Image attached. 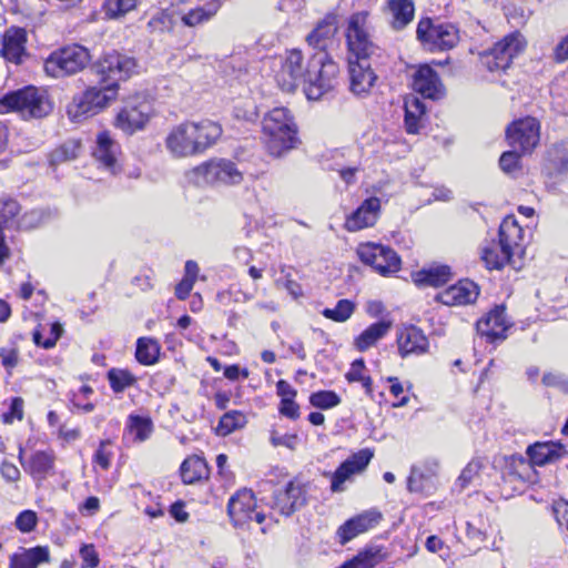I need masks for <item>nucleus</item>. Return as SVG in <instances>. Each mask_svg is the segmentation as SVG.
Listing matches in <instances>:
<instances>
[{"label":"nucleus","mask_w":568,"mask_h":568,"mask_svg":"<svg viewBox=\"0 0 568 568\" xmlns=\"http://www.w3.org/2000/svg\"><path fill=\"white\" fill-rule=\"evenodd\" d=\"M357 255L364 264L372 266L383 276H389L400 270V257L388 246L376 243L361 244Z\"/></svg>","instance_id":"9d476101"},{"label":"nucleus","mask_w":568,"mask_h":568,"mask_svg":"<svg viewBox=\"0 0 568 568\" xmlns=\"http://www.w3.org/2000/svg\"><path fill=\"white\" fill-rule=\"evenodd\" d=\"M255 498L252 490L242 489L233 495L227 504V514L236 527H242L251 520L262 524L265 520V515L255 511Z\"/></svg>","instance_id":"ddd939ff"},{"label":"nucleus","mask_w":568,"mask_h":568,"mask_svg":"<svg viewBox=\"0 0 568 568\" xmlns=\"http://www.w3.org/2000/svg\"><path fill=\"white\" fill-rule=\"evenodd\" d=\"M539 122L535 118L528 116L513 122L506 131V136L513 149H518L521 153H528L539 142Z\"/></svg>","instance_id":"f8f14e48"},{"label":"nucleus","mask_w":568,"mask_h":568,"mask_svg":"<svg viewBox=\"0 0 568 568\" xmlns=\"http://www.w3.org/2000/svg\"><path fill=\"white\" fill-rule=\"evenodd\" d=\"M355 305L349 300H339L334 308H324L322 314L324 317L334 322H345L354 313Z\"/></svg>","instance_id":"79ce46f5"},{"label":"nucleus","mask_w":568,"mask_h":568,"mask_svg":"<svg viewBox=\"0 0 568 568\" xmlns=\"http://www.w3.org/2000/svg\"><path fill=\"white\" fill-rule=\"evenodd\" d=\"M1 363L7 368H12L18 363V352L14 349L11 351H2L0 353Z\"/></svg>","instance_id":"338daca9"},{"label":"nucleus","mask_w":568,"mask_h":568,"mask_svg":"<svg viewBox=\"0 0 568 568\" xmlns=\"http://www.w3.org/2000/svg\"><path fill=\"white\" fill-rule=\"evenodd\" d=\"M246 423L247 419L243 413L239 410H231L221 417L216 433L220 436H227L234 430L244 427Z\"/></svg>","instance_id":"ea45409f"},{"label":"nucleus","mask_w":568,"mask_h":568,"mask_svg":"<svg viewBox=\"0 0 568 568\" xmlns=\"http://www.w3.org/2000/svg\"><path fill=\"white\" fill-rule=\"evenodd\" d=\"M346 40L353 59L371 58L379 48L373 40V26L368 11L353 13L347 23Z\"/></svg>","instance_id":"423d86ee"},{"label":"nucleus","mask_w":568,"mask_h":568,"mask_svg":"<svg viewBox=\"0 0 568 568\" xmlns=\"http://www.w3.org/2000/svg\"><path fill=\"white\" fill-rule=\"evenodd\" d=\"M18 458L24 471L36 481L41 483L54 474L55 454L51 449L36 450L26 459L24 449L20 447Z\"/></svg>","instance_id":"2eb2a0df"},{"label":"nucleus","mask_w":568,"mask_h":568,"mask_svg":"<svg viewBox=\"0 0 568 568\" xmlns=\"http://www.w3.org/2000/svg\"><path fill=\"white\" fill-rule=\"evenodd\" d=\"M479 295L478 286L469 280H462L436 295V301L445 305H466L474 303Z\"/></svg>","instance_id":"5701e85b"},{"label":"nucleus","mask_w":568,"mask_h":568,"mask_svg":"<svg viewBox=\"0 0 568 568\" xmlns=\"http://www.w3.org/2000/svg\"><path fill=\"white\" fill-rule=\"evenodd\" d=\"M312 406L321 409H329L341 403L339 396L333 390H320L310 396Z\"/></svg>","instance_id":"de8ad7c7"},{"label":"nucleus","mask_w":568,"mask_h":568,"mask_svg":"<svg viewBox=\"0 0 568 568\" xmlns=\"http://www.w3.org/2000/svg\"><path fill=\"white\" fill-rule=\"evenodd\" d=\"M52 110L47 94L34 88L23 89L7 93L0 99V114L11 111L19 112L23 118H43Z\"/></svg>","instance_id":"39448f33"},{"label":"nucleus","mask_w":568,"mask_h":568,"mask_svg":"<svg viewBox=\"0 0 568 568\" xmlns=\"http://www.w3.org/2000/svg\"><path fill=\"white\" fill-rule=\"evenodd\" d=\"M412 87L423 98L437 100L444 95V88L437 72L429 65L419 67L413 74Z\"/></svg>","instance_id":"412c9836"},{"label":"nucleus","mask_w":568,"mask_h":568,"mask_svg":"<svg viewBox=\"0 0 568 568\" xmlns=\"http://www.w3.org/2000/svg\"><path fill=\"white\" fill-rule=\"evenodd\" d=\"M506 468L503 473L504 480L519 481L524 484L530 471V464L521 456H510L505 459Z\"/></svg>","instance_id":"e433bc0d"},{"label":"nucleus","mask_w":568,"mask_h":568,"mask_svg":"<svg viewBox=\"0 0 568 568\" xmlns=\"http://www.w3.org/2000/svg\"><path fill=\"white\" fill-rule=\"evenodd\" d=\"M416 38L425 49L432 52L450 50L460 40L459 30L454 23L430 18L419 20Z\"/></svg>","instance_id":"0eeeda50"},{"label":"nucleus","mask_w":568,"mask_h":568,"mask_svg":"<svg viewBox=\"0 0 568 568\" xmlns=\"http://www.w3.org/2000/svg\"><path fill=\"white\" fill-rule=\"evenodd\" d=\"M193 141L195 142L196 153H201L214 144L222 134L221 126L212 121L205 120L200 123L193 122Z\"/></svg>","instance_id":"2f4dec72"},{"label":"nucleus","mask_w":568,"mask_h":568,"mask_svg":"<svg viewBox=\"0 0 568 568\" xmlns=\"http://www.w3.org/2000/svg\"><path fill=\"white\" fill-rule=\"evenodd\" d=\"M379 549H368L359 552L353 560L341 568H373L381 559Z\"/></svg>","instance_id":"37998d69"},{"label":"nucleus","mask_w":568,"mask_h":568,"mask_svg":"<svg viewBox=\"0 0 568 568\" xmlns=\"http://www.w3.org/2000/svg\"><path fill=\"white\" fill-rule=\"evenodd\" d=\"M381 212V200L372 196L366 199L345 222V229L349 232H357L365 227L373 226Z\"/></svg>","instance_id":"4be33fe9"},{"label":"nucleus","mask_w":568,"mask_h":568,"mask_svg":"<svg viewBox=\"0 0 568 568\" xmlns=\"http://www.w3.org/2000/svg\"><path fill=\"white\" fill-rule=\"evenodd\" d=\"M397 348L398 354L402 358H406L410 355H423L428 352L429 342L424 332L415 326L409 325L402 328L397 333Z\"/></svg>","instance_id":"6ab92c4d"},{"label":"nucleus","mask_w":568,"mask_h":568,"mask_svg":"<svg viewBox=\"0 0 568 568\" xmlns=\"http://www.w3.org/2000/svg\"><path fill=\"white\" fill-rule=\"evenodd\" d=\"M50 561L47 546H37L13 554L10 558V568H38L40 564Z\"/></svg>","instance_id":"7c9ffc66"},{"label":"nucleus","mask_w":568,"mask_h":568,"mask_svg":"<svg viewBox=\"0 0 568 568\" xmlns=\"http://www.w3.org/2000/svg\"><path fill=\"white\" fill-rule=\"evenodd\" d=\"M276 392L281 400L294 399L296 396V390L284 379L276 383Z\"/></svg>","instance_id":"680f3d73"},{"label":"nucleus","mask_w":568,"mask_h":568,"mask_svg":"<svg viewBox=\"0 0 568 568\" xmlns=\"http://www.w3.org/2000/svg\"><path fill=\"white\" fill-rule=\"evenodd\" d=\"M26 31L21 28H9L4 36L0 53L9 61L19 63L24 53Z\"/></svg>","instance_id":"c756f323"},{"label":"nucleus","mask_w":568,"mask_h":568,"mask_svg":"<svg viewBox=\"0 0 568 568\" xmlns=\"http://www.w3.org/2000/svg\"><path fill=\"white\" fill-rule=\"evenodd\" d=\"M373 458L369 449H362L345 462H343L335 471L327 473L331 478V490L333 493H342L345 490V483L352 480L354 475L361 474Z\"/></svg>","instance_id":"4468645a"},{"label":"nucleus","mask_w":568,"mask_h":568,"mask_svg":"<svg viewBox=\"0 0 568 568\" xmlns=\"http://www.w3.org/2000/svg\"><path fill=\"white\" fill-rule=\"evenodd\" d=\"M466 534L467 537L476 544L483 542L485 540V534L470 523L466 524Z\"/></svg>","instance_id":"774afa93"},{"label":"nucleus","mask_w":568,"mask_h":568,"mask_svg":"<svg viewBox=\"0 0 568 568\" xmlns=\"http://www.w3.org/2000/svg\"><path fill=\"white\" fill-rule=\"evenodd\" d=\"M382 518V513L375 508L349 518L337 529L336 535L339 544L345 545L358 535L373 529L381 523Z\"/></svg>","instance_id":"dca6fc26"},{"label":"nucleus","mask_w":568,"mask_h":568,"mask_svg":"<svg viewBox=\"0 0 568 568\" xmlns=\"http://www.w3.org/2000/svg\"><path fill=\"white\" fill-rule=\"evenodd\" d=\"M280 413L291 419H297L300 417V406L294 399L281 400Z\"/></svg>","instance_id":"bf43d9fd"},{"label":"nucleus","mask_w":568,"mask_h":568,"mask_svg":"<svg viewBox=\"0 0 568 568\" xmlns=\"http://www.w3.org/2000/svg\"><path fill=\"white\" fill-rule=\"evenodd\" d=\"M305 501L302 488L288 483L285 488L276 489L272 497L271 507L281 515L290 516Z\"/></svg>","instance_id":"b1692460"},{"label":"nucleus","mask_w":568,"mask_h":568,"mask_svg":"<svg viewBox=\"0 0 568 568\" xmlns=\"http://www.w3.org/2000/svg\"><path fill=\"white\" fill-rule=\"evenodd\" d=\"M476 328L478 334L485 336L488 342L505 339L508 328L505 306L498 305L491 310L485 317L477 322Z\"/></svg>","instance_id":"aec40b11"},{"label":"nucleus","mask_w":568,"mask_h":568,"mask_svg":"<svg viewBox=\"0 0 568 568\" xmlns=\"http://www.w3.org/2000/svg\"><path fill=\"white\" fill-rule=\"evenodd\" d=\"M194 285L193 280L191 278H182V281L175 287V295L179 300H185L190 292L192 291Z\"/></svg>","instance_id":"0e129e2a"},{"label":"nucleus","mask_w":568,"mask_h":568,"mask_svg":"<svg viewBox=\"0 0 568 568\" xmlns=\"http://www.w3.org/2000/svg\"><path fill=\"white\" fill-rule=\"evenodd\" d=\"M524 230L513 216L504 219L499 226V243L491 244L481 251V260L489 270H500L506 264L518 270L521 265L518 260L525 253L523 244Z\"/></svg>","instance_id":"7ed1b4c3"},{"label":"nucleus","mask_w":568,"mask_h":568,"mask_svg":"<svg viewBox=\"0 0 568 568\" xmlns=\"http://www.w3.org/2000/svg\"><path fill=\"white\" fill-rule=\"evenodd\" d=\"M128 428L136 440L144 442L153 432V423L148 417L131 415L129 417Z\"/></svg>","instance_id":"a19ab883"},{"label":"nucleus","mask_w":568,"mask_h":568,"mask_svg":"<svg viewBox=\"0 0 568 568\" xmlns=\"http://www.w3.org/2000/svg\"><path fill=\"white\" fill-rule=\"evenodd\" d=\"M63 333V327L59 322H54L50 327V337L45 338L42 347L45 349L52 348Z\"/></svg>","instance_id":"052dcab7"},{"label":"nucleus","mask_w":568,"mask_h":568,"mask_svg":"<svg viewBox=\"0 0 568 568\" xmlns=\"http://www.w3.org/2000/svg\"><path fill=\"white\" fill-rule=\"evenodd\" d=\"M349 89L356 95H363L371 92L377 75L373 71L369 58L348 59Z\"/></svg>","instance_id":"f3484780"},{"label":"nucleus","mask_w":568,"mask_h":568,"mask_svg":"<svg viewBox=\"0 0 568 568\" xmlns=\"http://www.w3.org/2000/svg\"><path fill=\"white\" fill-rule=\"evenodd\" d=\"M387 7L392 14V27L395 30H402L413 21L415 14L413 0H388Z\"/></svg>","instance_id":"72a5a7b5"},{"label":"nucleus","mask_w":568,"mask_h":568,"mask_svg":"<svg viewBox=\"0 0 568 568\" xmlns=\"http://www.w3.org/2000/svg\"><path fill=\"white\" fill-rule=\"evenodd\" d=\"M0 474L2 478L8 483H17L21 476L19 468L7 460L1 463Z\"/></svg>","instance_id":"13d9d810"},{"label":"nucleus","mask_w":568,"mask_h":568,"mask_svg":"<svg viewBox=\"0 0 568 568\" xmlns=\"http://www.w3.org/2000/svg\"><path fill=\"white\" fill-rule=\"evenodd\" d=\"M105 444V442H101L99 449L94 454V463L103 469H108L110 467V454L104 450Z\"/></svg>","instance_id":"69168bd1"},{"label":"nucleus","mask_w":568,"mask_h":568,"mask_svg":"<svg viewBox=\"0 0 568 568\" xmlns=\"http://www.w3.org/2000/svg\"><path fill=\"white\" fill-rule=\"evenodd\" d=\"M262 131L266 149L273 156H282L298 143L294 116L286 108L271 110L262 121Z\"/></svg>","instance_id":"20e7f679"},{"label":"nucleus","mask_w":568,"mask_h":568,"mask_svg":"<svg viewBox=\"0 0 568 568\" xmlns=\"http://www.w3.org/2000/svg\"><path fill=\"white\" fill-rule=\"evenodd\" d=\"M38 523V516L33 510H23L16 518V527L21 532H31Z\"/></svg>","instance_id":"3c124183"},{"label":"nucleus","mask_w":568,"mask_h":568,"mask_svg":"<svg viewBox=\"0 0 568 568\" xmlns=\"http://www.w3.org/2000/svg\"><path fill=\"white\" fill-rule=\"evenodd\" d=\"M23 399L21 397H14L11 399L9 410L2 414V422L4 424H11L14 419L22 420L23 418Z\"/></svg>","instance_id":"864d4df0"},{"label":"nucleus","mask_w":568,"mask_h":568,"mask_svg":"<svg viewBox=\"0 0 568 568\" xmlns=\"http://www.w3.org/2000/svg\"><path fill=\"white\" fill-rule=\"evenodd\" d=\"M552 510L559 527L568 531V501L559 500L555 503Z\"/></svg>","instance_id":"5fc2aeb1"},{"label":"nucleus","mask_w":568,"mask_h":568,"mask_svg":"<svg viewBox=\"0 0 568 568\" xmlns=\"http://www.w3.org/2000/svg\"><path fill=\"white\" fill-rule=\"evenodd\" d=\"M80 556L83 560V567L95 568L99 565L98 554L92 545H84L80 549Z\"/></svg>","instance_id":"4d7b16f0"},{"label":"nucleus","mask_w":568,"mask_h":568,"mask_svg":"<svg viewBox=\"0 0 568 568\" xmlns=\"http://www.w3.org/2000/svg\"><path fill=\"white\" fill-rule=\"evenodd\" d=\"M136 0H105L104 11L111 19H116L135 9Z\"/></svg>","instance_id":"49530a36"},{"label":"nucleus","mask_w":568,"mask_h":568,"mask_svg":"<svg viewBox=\"0 0 568 568\" xmlns=\"http://www.w3.org/2000/svg\"><path fill=\"white\" fill-rule=\"evenodd\" d=\"M215 12L216 8H213L212 10H206L205 8H195L185 13L182 17V21L185 26L194 27L209 20L215 14Z\"/></svg>","instance_id":"09e8293b"},{"label":"nucleus","mask_w":568,"mask_h":568,"mask_svg":"<svg viewBox=\"0 0 568 568\" xmlns=\"http://www.w3.org/2000/svg\"><path fill=\"white\" fill-rule=\"evenodd\" d=\"M160 355L159 343L149 337H140L136 342L135 357L142 365H153L158 362Z\"/></svg>","instance_id":"4c0bfd02"},{"label":"nucleus","mask_w":568,"mask_h":568,"mask_svg":"<svg viewBox=\"0 0 568 568\" xmlns=\"http://www.w3.org/2000/svg\"><path fill=\"white\" fill-rule=\"evenodd\" d=\"M336 32V17L328 14L307 34L306 42L317 52H326V49L334 43Z\"/></svg>","instance_id":"393cba45"},{"label":"nucleus","mask_w":568,"mask_h":568,"mask_svg":"<svg viewBox=\"0 0 568 568\" xmlns=\"http://www.w3.org/2000/svg\"><path fill=\"white\" fill-rule=\"evenodd\" d=\"M194 132L193 122H184L169 133L165 144L173 156L185 158L196 154V146L193 141Z\"/></svg>","instance_id":"a211bd4d"},{"label":"nucleus","mask_w":568,"mask_h":568,"mask_svg":"<svg viewBox=\"0 0 568 568\" xmlns=\"http://www.w3.org/2000/svg\"><path fill=\"white\" fill-rule=\"evenodd\" d=\"M89 61V51L82 45L74 44L51 53L44 62V70L48 74L60 78L81 71Z\"/></svg>","instance_id":"1a4fd4ad"},{"label":"nucleus","mask_w":568,"mask_h":568,"mask_svg":"<svg viewBox=\"0 0 568 568\" xmlns=\"http://www.w3.org/2000/svg\"><path fill=\"white\" fill-rule=\"evenodd\" d=\"M108 378L111 385V388L115 393L123 392L126 387L133 385L135 383V377L128 371L123 369H111L108 373Z\"/></svg>","instance_id":"c03bdc74"},{"label":"nucleus","mask_w":568,"mask_h":568,"mask_svg":"<svg viewBox=\"0 0 568 568\" xmlns=\"http://www.w3.org/2000/svg\"><path fill=\"white\" fill-rule=\"evenodd\" d=\"M181 477L184 484H194L203 478H207L209 468L205 460L199 456L187 457L180 468Z\"/></svg>","instance_id":"c9c22d12"},{"label":"nucleus","mask_w":568,"mask_h":568,"mask_svg":"<svg viewBox=\"0 0 568 568\" xmlns=\"http://www.w3.org/2000/svg\"><path fill=\"white\" fill-rule=\"evenodd\" d=\"M99 77L100 87H90L73 97L67 112L74 122L104 110L116 99L119 82L128 80L136 69V61L119 52L104 54L92 68Z\"/></svg>","instance_id":"f257e3e1"},{"label":"nucleus","mask_w":568,"mask_h":568,"mask_svg":"<svg viewBox=\"0 0 568 568\" xmlns=\"http://www.w3.org/2000/svg\"><path fill=\"white\" fill-rule=\"evenodd\" d=\"M526 45L524 37L519 32H513L497 42L487 51L481 60L489 71H504L513 62Z\"/></svg>","instance_id":"9b49d317"},{"label":"nucleus","mask_w":568,"mask_h":568,"mask_svg":"<svg viewBox=\"0 0 568 568\" xmlns=\"http://www.w3.org/2000/svg\"><path fill=\"white\" fill-rule=\"evenodd\" d=\"M425 114V104L418 98H409L405 101V126L408 133H417L419 121Z\"/></svg>","instance_id":"58836bf2"},{"label":"nucleus","mask_w":568,"mask_h":568,"mask_svg":"<svg viewBox=\"0 0 568 568\" xmlns=\"http://www.w3.org/2000/svg\"><path fill=\"white\" fill-rule=\"evenodd\" d=\"M186 178L196 185L239 184L243 180V174L234 162L225 159H214L189 171Z\"/></svg>","instance_id":"6e6552de"},{"label":"nucleus","mask_w":568,"mask_h":568,"mask_svg":"<svg viewBox=\"0 0 568 568\" xmlns=\"http://www.w3.org/2000/svg\"><path fill=\"white\" fill-rule=\"evenodd\" d=\"M566 454L567 450L565 446L556 442L535 443L527 448V455L530 462L538 466L554 463Z\"/></svg>","instance_id":"cd10ccee"},{"label":"nucleus","mask_w":568,"mask_h":568,"mask_svg":"<svg viewBox=\"0 0 568 568\" xmlns=\"http://www.w3.org/2000/svg\"><path fill=\"white\" fill-rule=\"evenodd\" d=\"M481 468L483 462L480 459L470 460L458 477L460 488H465L470 484L479 475Z\"/></svg>","instance_id":"8fccbe9b"},{"label":"nucleus","mask_w":568,"mask_h":568,"mask_svg":"<svg viewBox=\"0 0 568 568\" xmlns=\"http://www.w3.org/2000/svg\"><path fill=\"white\" fill-rule=\"evenodd\" d=\"M95 143L97 145L93 150L94 159L106 170L114 173L120 153L119 144L105 131L97 135Z\"/></svg>","instance_id":"bb28decb"},{"label":"nucleus","mask_w":568,"mask_h":568,"mask_svg":"<svg viewBox=\"0 0 568 568\" xmlns=\"http://www.w3.org/2000/svg\"><path fill=\"white\" fill-rule=\"evenodd\" d=\"M149 110L150 108L145 103L139 106H125L115 119L116 128L126 134L141 130L149 121Z\"/></svg>","instance_id":"a878e982"},{"label":"nucleus","mask_w":568,"mask_h":568,"mask_svg":"<svg viewBox=\"0 0 568 568\" xmlns=\"http://www.w3.org/2000/svg\"><path fill=\"white\" fill-rule=\"evenodd\" d=\"M337 73L338 67L327 52H315L305 60L301 50L293 49L286 52L276 80L283 91L303 85L308 100H318L333 88Z\"/></svg>","instance_id":"f03ea898"},{"label":"nucleus","mask_w":568,"mask_h":568,"mask_svg":"<svg viewBox=\"0 0 568 568\" xmlns=\"http://www.w3.org/2000/svg\"><path fill=\"white\" fill-rule=\"evenodd\" d=\"M542 383L546 386H556L562 390L568 389V383L561 375H556L552 373L545 374L542 377Z\"/></svg>","instance_id":"e2e57ef3"},{"label":"nucleus","mask_w":568,"mask_h":568,"mask_svg":"<svg viewBox=\"0 0 568 568\" xmlns=\"http://www.w3.org/2000/svg\"><path fill=\"white\" fill-rule=\"evenodd\" d=\"M518 149L506 151L500 155L499 166L505 173H513L519 169Z\"/></svg>","instance_id":"603ef678"},{"label":"nucleus","mask_w":568,"mask_h":568,"mask_svg":"<svg viewBox=\"0 0 568 568\" xmlns=\"http://www.w3.org/2000/svg\"><path fill=\"white\" fill-rule=\"evenodd\" d=\"M271 443L273 446H285L290 449H295L297 444V435L295 434H284L280 435L276 430H272L271 433Z\"/></svg>","instance_id":"6e6d98bb"},{"label":"nucleus","mask_w":568,"mask_h":568,"mask_svg":"<svg viewBox=\"0 0 568 568\" xmlns=\"http://www.w3.org/2000/svg\"><path fill=\"white\" fill-rule=\"evenodd\" d=\"M79 150V142L68 141L51 153L50 162L51 164H58L64 161L73 160L78 156Z\"/></svg>","instance_id":"a18cd8bd"},{"label":"nucleus","mask_w":568,"mask_h":568,"mask_svg":"<svg viewBox=\"0 0 568 568\" xmlns=\"http://www.w3.org/2000/svg\"><path fill=\"white\" fill-rule=\"evenodd\" d=\"M414 283L419 286H443L448 283L452 277V268L448 265L444 264H433L428 267H425L420 271H417L412 274Z\"/></svg>","instance_id":"c85d7f7f"},{"label":"nucleus","mask_w":568,"mask_h":568,"mask_svg":"<svg viewBox=\"0 0 568 568\" xmlns=\"http://www.w3.org/2000/svg\"><path fill=\"white\" fill-rule=\"evenodd\" d=\"M392 321H379L369 325L354 341V345L359 352H365L382 339L392 328Z\"/></svg>","instance_id":"473e14b6"},{"label":"nucleus","mask_w":568,"mask_h":568,"mask_svg":"<svg viewBox=\"0 0 568 568\" xmlns=\"http://www.w3.org/2000/svg\"><path fill=\"white\" fill-rule=\"evenodd\" d=\"M438 464L433 462L423 470L420 467L413 466L407 480L410 491L423 493L433 486V477L436 475Z\"/></svg>","instance_id":"f704fd0d"}]
</instances>
